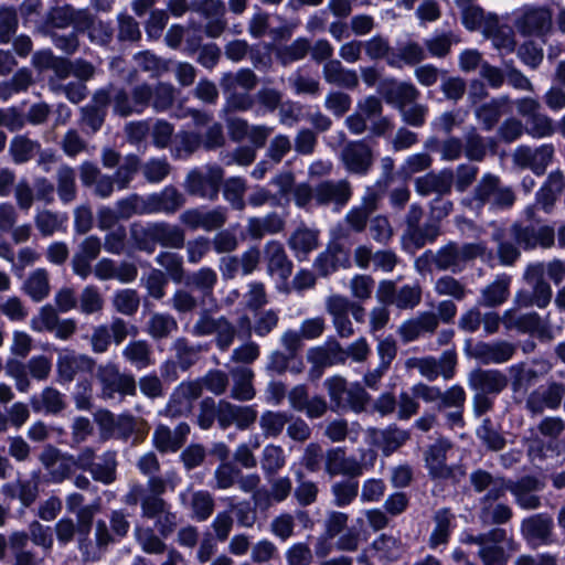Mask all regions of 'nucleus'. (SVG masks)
Here are the masks:
<instances>
[{
	"label": "nucleus",
	"mask_w": 565,
	"mask_h": 565,
	"mask_svg": "<svg viewBox=\"0 0 565 565\" xmlns=\"http://www.w3.org/2000/svg\"><path fill=\"white\" fill-rule=\"evenodd\" d=\"M180 481L181 478L175 470H169L164 476L149 477L146 487L140 483L131 484L124 497V502L128 505L140 503L141 511L153 515V513L162 511L167 503L162 495L168 490L174 491Z\"/></svg>",
	"instance_id": "1"
},
{
	"label": "nucleus",
	"mask_w": 565,
	"mask_h": 565,
	"mask_svg": "<svg viewBox=\"0 0 565 565\" xmlns=\"http://www.w3.org/2000/svg\"><path fill=\"white\" fill-rule=\"evenodd\" d=\"M149 94L147 83L136 85L131 90L110 84L97 89L93 95V102L102 106L111 105L115 115L129 117L141 115L147 109Z\"/></svg>",
	"instance_id": "2"
},
{
	"label": "nucleus",
	"mask_w": 565,
	"mask_h": 565,
	"mask_svg": "<svg viewBox=\"0 0 565 565\" xmlns=\"http://www.w3.org/2000/svg\"><path fill=\"white\" fill-rule=\"evenodd\" d=\"M515 202V194L510 186L492 173H484L472 190L470 204L477 209L489 205L492 209H509Z\"/></svg>",
	"instance_id": "3"
},
{
	"label": "nucleus",
	"mask_w": 565,
	"mask_h": 565,
	"mask_svg": "<svg viewBox=\"0 0 565 565\" xmlns=\"http://www.w3.org/2000/svg\"><path fill=\"white\" fill-rule=\"evenodd\" d=\"M487 247L483 243H467L458 245L454 242L443 246L433 256V264L439 270L460 273L466 264L484 255Z\"/></svg>",
	"instance_id": "4"
},
{
	"label": "nucleus",
	"mask_w": 565,
	"mask_h": 565,
	"mask_svg": "<svg viewBox=\"0 0 565 565\" xmlns=\"http://www.w3.org/2000/svg\"><path fill=\"white\" fill-rule=\"evenodd\" d=\"M424 216V209L418 203H413L405 214V230L402 235L403 246L408 248H422L428 242H434L439 233L440 227L437 222H427L420 225Z\"/></svg>",
	"instance_id": "5"
},
{
	"label": "nucleus",
	"mask_w": 565,
	"mask_h": 565,
	"mask_svg": "<svg viewBox=\"0 0 565 565\" xmlns=\"http://www.w3.org/2000/svg\"><path fill=\"white\" fill-rule=\"evenodd\" d=\"M507 541L504 529L494 527L487 533L478 535L465 534L461 539L463 544H476L479 546L478 556L483 565H505L509 555L499 544Z\"/></svg>",
	"instance_id": "6"
},
{
	"label": "nucleus",
	"mask_w": 565,
	"mask_h": 565,
	"mask_svg": "<svg viewBox=\"0 0 565 565\" xmlns=\"http://www.w3.org/2000/svg\"><path fill=\"white\" fill-rule=\"evenodd\" d=\"M223 178L224 170L216 164L206 166L204 171L193 169L186 174L184 189L190 195L215 201Z\"/></svg>",
	"instance_id": "7"
},
{
	"label": "nucleus",
	"mask_w": 565,
	"mask_h": 565,
	"mask_svg": "<svg viewBox=\"0 0 565 565\" xmlns=\"http://www.w3.org/2000/svg\"><path fill=\"white\" fill-rule=\"evenodd\" d=\"M339 138L344 142L339 156L344 169L351 174H367L374 163L372 147L365 140L347 141L343 131L339 132Z\"/></svg>",
	"instance_id": "8"
},
{
	"label": "nucleus",
	"mask_w": 565,
	"mask_h": 565,
	"mask_svg": "<svg viewBox=\"0 0 565 565\" xmlns=\"http://www.w3.org/2000/svg\"><path fill=\"white\" fill-rule=\"evenodd\" d=\"M96 377L102 386L105 398L113 399L116 394L120 397L135 396L137 385L134 375L120 372L115 363L99 365Z\"/></svg>",
	"instance_id": "9"
},
{
	"label": "nucleus",
	"mask_w": 565,
	"mask_h": 565,
	"mask_svg": "<svg viewBox=\"0 0 565 565\" xmlns=\"http://www.w3.org/2000/svg\"><path fill=\"white\" fill-rule=\"evenodd\" d=\"M377 300L386 306H395L401 310L414 309L420 303L422 288L419 285H405L399 289L393 280H382L376 290Z\"/></svg>",
	"instance_id": "10"
},
{
	"label": "nucleus",
	"mask_w": 565,
	"mask_h": 565,
	"mask_svg": "<svg viewBox=\"0 0 565 565\" xmlns=\"http://www.w3.org/2000/svg\"><path fill=\"white\" fill-rule=\"evenodd\" d=\"M510 235L515 244L524 250L535 249L536 247L547 249L555 244V231L548 225L535 227L532 224L525 225L515 222L510 227Z\"/></svg>",
	"instance_id": "11"
},
{
	"label": "nucleus",
	"mask_w": 565,
	"mask_h": 565,
	"mask_svg": "<svg viewBox=\"0 0 565 565\" xmlns=\"http://www.w3.org/2000/svg\"><path fill=\"white\" fill-rule=\"evenodd\" d=\"M227 210L223 206L214 209L191 207L184 210L180 216V223L190 231L203 230L213 232L222 228L227 222Z\"/></svg>",
	"instance_id": "12"
},
{
	"label": "nucleus",
	"mask_w": 565,
	"mask_h": 565,
	"mask_svg": "<svg viewBox=\"0 0 565 565\" xmlns=\"http://www.w3.org/2000/svg\"><path fill=\"white\" fill-rule=\"evenodd\" d=\"M39 461L47 471L49 481L62 483L74 473L73 455L61 451L53 445H46L39 455Z\"/></svg>",
	"instance_id": "13"
},
{
	"label": "nucleus",
	"mask_w": 565,
	"mask_h": 565,
	"mask_svg": "<svg viewBox=\"0 0 565 565\" xmlns=\"http://www.w3.org/2000/svg\"><path fill=\"white\" fill-rule=\"evenodd\" d=\"M565 395V384L548 382L545 386L533 390L525 401V407L532 415H541L545 409L556 411Z\"/></svg>",
	"instance_id": "14"
},
{
	"label": "nucleus",
	"mask_w": 565,
	"mask_h": 565,
	"mask_svg": "<svg viewBox=\"0 0 565 565\" xmlns=\"http://www.w3.org/2000/svg\"><path fill=\"white\" fill-rule=\"evenodd\" d=\"M202 395L200 381L181 382L170 395L164 414L170 417H179L192 411L193 402Z\"/></svg>",
	"instance_id": "15"
},
{
	"label": "nucleus",
	"mask_w": 565,
	"mask_h": 565,
	"mask_svg": "<svg viewBox=\"0 0 565 565\" xmlns=\"http://www.w3.org/2000/svg\"><path fill=\"white\" fill-rule=\"evenodd\" d=\"M257 419L254 406L236 405L221 399L217 404V423L222 429L234 425L237 429H248Z\"/></svg>",
	"instance_id": "16"
},
{
	"label": "nucleus",
	"mask_w": 565,
	"mask_h": 565,
	"mask_svg": "<svg viewBox=\"0 0 565 565\" xmlns=\"http://www.w3.org/2000/svg\"><path fill=\"white\" fill-rule=\"evenodd\" d=\"M324 472L330 478L345 476L358 478L364 472V465L355 457L347 456L342 447L330 448L324 454Z\"/></svg>",
	"instance_id": "17"
},
{
	"label": "nucleus",
	"mask_w": 565,
	"mask_h": 565,
	"mask_svg": "<svg viewBox=\"0 0 565 565\" xmlns=\"http://www.w3.org/2000/svg\"><path fill=\"white\" fill-rule=\"evenodd\" d=\"M95 360L86 354L73 350H62L56 361V373L60 383H71L78 373L92 372Z\"/></svg>",
	"instance_id": "18"
},
{
	"label": "nucleus",
	"mask_w": 565,
	"mask_h": 565,
	"mask_svg": "<svg viewBox=\"0 0 565 565\" xmlns=\"http://www.w3.org/2000/svg\"><path fill=\"white\" fill-rule=\"evenodd\" d=\"M554 156L553 145H543L532 149L527 146H520L513 152V162L522 169H531L535 174L545 172Z\"/></svg>",
	"instance_id": "19"
},
{
	"label": "nucleus",
	"mask_w": 565,
	"mask_h": 565,
	"mask_svg": "<svg viewBox=\"0 0 565 565\" xmlns=\"http://www.w3.org/2000/svg\"><path fill=\"white\" fill-rule=\"evenodd\" d=\"M545 483L533 476H524L516 481L509 480V491L514 495L518 505L525 510H535L541 505V498L536 494L542 491Z\"/></svg>",
	"instance_id": "20"
},
{
	"label": "nucleus",
	"mask_w": 565,
	"mask_h": 565,
	"mask_svg": "<svg viewBox=\"0 0 565 565\" xmlns=\"http://www.w3.org/2000/svg\"><path fill=\"white\" fill-rule=\"evenodd\" d=\"M470 483L478 493L486 492L479 503L495 502L509 491V480L500 476H492L490 472L478 469L470 475Z\"/></svg>",
	"instance_id": "21"
},
{
	"label": "nucleus",
	"mask_w": 565,
	"mask_h": 565,
	"mask_svg": "<svg viewBox=\"0 0 565 565\" xmlns=\"http://www.w3.org/2000/svg\"><path fill=\"white\" fill-rule=\"evenodd\" d=\"M454 186V171L451 169H443L438 172H428L418 177L414 181V188L418 195L444 196L451 193Z\"/></svg>",
	"instance_id": "22"
},
{
	"label": "nucleus",
	"mask_w": 565,
	"mask_h": 565,
	"mask_svg": "<svg viewBox=\"0 0 565 565\" xmlns=\"http://www.w3.org/2000/svg\"><path fill=\"white\" fill-rule=\"evenodd\" d=\"M516 352V345L504 341L477 342L470 350L471 358L482 364H503L512 359Z\"/></svg>",
	"instance_id": "23"
},
{
	"label": "nucleus",
	"mask_w": 565,
	"mask_h": 565,
	"mask_svg": "<svg viewBox=\"0 0 565 565\" xmlns=\"http://www.w3.org/2000/svg\"><path fill=\"white\" fill-rule=\"evenodd\" d=\"M266 271L270 277L286 281L292 273V262L279 241H268L263 249Z\"/></svg>",
	"instance_id": "24"
},
{
	"label": "nucleus",
	"mask_w": 565,
	"mask_h": 565,
	"mask_svg": "<svg viewBox=\"0 0 565 565\" xmlns=\"http://www.w3.org/2000/svg\"><path fill=\"white\" fill-rule=\"evenodd\" d=\"M438 328V317L435 312L423 311L405 320L397 330L405 343L413 342L425 334H433Z\"/></svg>",
	"instance_id": "25"
},
{
	"label": "nucleus",
	"mask_w": 565,
	"mask_h": 565,
	"mask_svg": "<svg viewBox=\"0 0 565 565\" xmlns=\"http://www.w3.org/2000/svg\"><path fill=\"white\" fill-rule=\"evenodd\" d=\"M468 383L471 390L498 395L508 386V376L497 369H476L468 375Z\"/></svg>",
	"instance_id": "26"
},
{
	"label": "nucleus",
	"mask_w": 565,
	"mask_h": 565,
	"mask_svg": "<svg viewBox=\"0 0 565 565\" xmlns=\"http://www.w3.org/2000/svg\"><path fill=\"white\" fill-rule=\"evenodd\" d=\"M352 196V186L348 180H327L316 185V203L318 205L333 204L343 207Z\"/></svg>",
	"instance_id": "27"
},
{
	"label": "nucleus",
	"mask_w": 565,
	"mask_h": 565,
	"mask_svg": "<svg viewBox=\"0 0 565 565\" xmlns=\"http://www.w3.org/2000/svg\"><path fill=\"white\" fill-rule=\"evenodd\" d=\"M512 100L509 95H501L491 98L475 108V117L484 131H491L500 121L501 117L511 109Z\"/></svg>",
	"instance_id": "28"
},
{
	"label": "nucleus",
	"mask_w": 565,
	"mask_h": 565,
	"mask_svg": "<svg viewBox=\"0 0 565 565\" xmlns=\"http://www.w3.org/2000/svg\"><path fill=\"white\" fill-rule=\"evenodd\" d=\"M190 426L180 423L173 430L166 425H158L152 435L154 448L161 452H177L185 443Z\"/></svg>",
	"instance_id": "29"
},
{
	"label": "nucleus",
	"mask_w": 565,
	"mask_h": 565,
	"mask_svg": "<svg viewBox=\"0 0 565 565\" xmlns=\"http://www.w3.org/2000/svg\"><path fill=\"white\" fill-rule=\"evenodd\" d=\"M450 448L451 444L447 439H438L426 450V467L434 479H450L454 476V469L446 463Z\"/></svg>",
	"instance_id": "30"
},
{
	"label": "nucleus",
	"mask_w": 565,
	"mask_h": 565,
	"mask_svg": "<svg viewBox=\"0 0 565 565\" xmlns=\"http://www.w3.org/2000/svg\"><path fill=\"white\" fill-rule=\"evenodd\" d=\"M146 198L149 214H173L185 204V196L173 185H168Z\"/></svg>",
	"instance_id": "31"
},
{
	"label": "nucleus",
	"mask_w": 565,
	"mask_h": 565,
	"mask_svg": "<svg viewBox=\"0 0 565 565\" xmlns=\"http://www.w3.org/2000/svg\"><path fill=\"white\" fill-rule=\"evenodd\" d=\"M552 26V14L545 8H525L516 20L518 30L526 35H542Z\"/></svg>",
	"instance_id": "32"
},
{
	"label": "nucleus",
	"mask_w": 565,
	"mask_h": 565,
	"mask_svg": "<svg viewBox=\"0 0 565 565\" xmlns=\"http://www.w3.org/2000/svg\"><path fill=\"white\" fill-rule=\"evenodd\" d=\"M77 32H85L93 44L107 46L113 41L114 30L109 21H103L87 9L83 13Z\"/></svg>",
	"instance_id": "33"
},
{
	"label": "nucleus",
	"mask_w": 565,
	"mask_h": 565,
	"mask_svg": "<svg viewBox=\"0 0 565 565\" xmlns=\"http://www.w3.org/2000/svg\"><path fill=\"white\" fill-rule=\"evenodd\" d=\"M371 436L384 456L392 455L411 438L408 430L402 429L395 424H392L384 429H372Z\"/></svg>",
	"instance_id": "34"
},
{
	"label": "nucleus",
	"mask_w": 565,
	"mask_h": 565,
	"mask_svg": "<svg viewBox=\"0 0 565 565\" xmlns=\"http://www.w3.org/2000/svg\"><path fill=\"white\" fill-rule=\"evenodd\" d=\"M285 227L286 218L277 212H270L263 217H249L246 231L252 239H262L266 235H276L284 232Z\"/></svg>",
	"instance_id": "35"
},
{
	"label": "nucleus",
	"mask_w": 565,
	"mask_h": 565,
	"mask_svg": "<svg viewBox=\"0 0 565 565\" xmlns=\"http://www.w3.org/2000/svg\"><path fill=\"white\" fill-rule=\"evenodd\" d=\"M322 76L326 83L348 89L359 86V76L354 70L347 68L339 60H330L323 64Z\"/></svg>",
	"instance_id": "36"
},
{
	"label": "nucleus",
	"mask_w": 565,
	"mask_h": 565,
	"mask_svg": "<svg viewBox=\"0 0 565 565\" xmlns=\"http://www.w3.org/2000/svg\"><path fill=\"white\" fill-rule=\"evenodd\" d=\"M232 377V387L230 396L238 402H249L256 396L254 387V372L246 366L234 367L230 371Z\"/></svg>",
	"instance_id": "37"
},
{
	"label": "nucleus",
	"mask_w": 565,
	"mask_h": 565,
	"mask_svg": "<svg viewBox=\"0 0 565 565\" xmlns=\"http://www.w3.org/2000/svg\"><path fill=\"white\" fill-rule=\"evenodd\" d=\"M553 527V521L545 514H535L522 521L521 532L533 544L548 541Z\"/></svg>",
	"instance_id": "38"
},
{
	"label": "nucleus",
	"mask_w": 565,
	"mask_h": 565,
	"mask_svg": "<svg viewBox=\"0 0 565 565\" xmlns=\"http://www.w3.org/2000/svg\"><path fill=\"white\" fill-rule=\"evenodd\" d=\"M149 427L145 419L129 414H121L118 416L115 437L125 441L132 438V444L137 445L145 439Z\"/></svg>",
	"instance_id": "39"
},
{
	"label": "nucleus",
	"mask_w": 565,
	"mask_h": 565,
	"mask_svg": "<svg viewBox=\"0 0 565 565\" xmlns=\"http://www.w3.org/2000/svg\"><path fill=\"white\" fill-rule=\"evenodd\" d=\"M287 243L297 257L307 256L319 246V231L301 224L290 234Z\"/></svg>",
	"instance_id": "40"
},
{
	"label": "nucleus",
	"mask_w": 565,
	"mask_h": 565,
	"mask_svg": "<svg viewBox=\"0 0 565 565\" xmlns=\"http://www.w3.org/2000/svg\"><path fill=\"white\" fill-rule=\"evenodd\" d=\"M31 406L34 412L46 414H60L66 408L65 396L55 387L46 386L39 395L31 397Z\"/></svg>",
	"instance_id": "41"
},
{
	"label": "nucleus",
	"mask_w": 565,
	"mask_h": 565,
	"mask_svg": "<svg viewBox=\"0 0 565 565\" xmlns=\"http://www.w3.org/2000/svg\"><path fill=\"white\" fill-rule=\"evenodd\" d=\"M388 87L384 90L385 100L394 105L398 111L416 102L420 95L419 90L411 83L396 82L391 79L387 82Z\"/></svg>",
	"instance_id": "42"
},
{
	"label": "nucleus",
	"mask_w": 565,
	"mask_h": 565,
	"mask_svg": "<svg viewBox=\"0 0 565 565\" xmlns=\"http://www.w3.org/2000/svg\"><path fill=\"white\" fill-rule=\"evenodd\" d=\"M511 277L498 276L491 284L481 290L479 305L488 308L497 307L505 302L510 296Z\"/></svg>",
	"instance_id": "43"
},
{
	"label": "nucleus",
	"mask_w": 565,
	"mask_h": 565,
	"mask_svg": "<svg viewBox=\"0 0 565 565\" xmlns=\"http://www.w3.org/2000/svg\"><path fill=\"white\" fill-rule=\"evenodd\" d=\"M22 291L35 302L47 298L51 292L49 271L45 268L31 271L22 285Z\"/></svg>",
	"instance_id": "44"
},
{
	"label": "nucleus",
	"mask_w": 565,
	"mask_h": 565,
	"mask_svg": "<svg viewBox=\"0 0 565 565\" xmlns=\"http://www.w3.org/2000/svg\"><path fill=\"white\" fill-rule=\"evenodd\" d=\"M482 33L489 38L499 50L512 52L515 47L512 29L507 25H500L498 18L493 14H489L488 24L484 26Z\"/></svg>",
	"instance_id": "45"
},
{
	"label": "nucleus",
	"mask_w": 565,
	"mask_h": 565,
	"mask_svg": "<svg viewBox=\"0 0 565 565\" xmlns=\"http://www.w3.org/2000/svg\"><path fill=\"white\" fill-rule=\"evenodd\" d=\"M154 225V246L157 244L166 248H182L185 244L184 230L178 225L167 222H153Z\"/></svg>",
	"instance_id": "46"
},
{
	"label": "nucleus",
	"mask_w": 565,
	"mask_h": 565,
	"mask_svg": "<svg viewBox=\"0 0 565 565\" xmlns=\"http://www.w3.org/2000/svg\"><path fill=\"white\" fill-rule=\"evenodd\" d=\"M86 9H75L71 4L54 7L47 14V23L55 29H66L74 25L77 31Z\"/></svg>",
	"instance_id": "47"
},
{
	"label": "nucleus",
	"mask_w": 565,
	"mask_h": 565,
	"mask_svg": "<svg viewBox=\"0 0 565 565\" xmlns=\"http://www.w3.org/2000/svg\"><path fill=\"white\" fill-rule=\"evenodd\" d=\"M175 87L170 83L159 82L153 86L149 84L147 108L152 107L156 113L169 110L175 102Z\"/></svg>",
	"instance_id": "48"
},
{
	"label": "nucleus",
	"mask_w": 565,
	"mask_h": 565,
	"mask_svg": "<svg viewBox=\"0 0 565 565\" xmlns=\"http://www.w3.org/2000/svg\"><path fill=\"white\" fill-rule=\"evenodd\" d=\"M41 150V143L24 135L13 137L9 145V154L15 164L31 161Z\"/></svg>",
	"instance_id": "49"
},
{
	"label": "nucleus",
	"mask_w": 565,
	"mask_h": 565,
	"mask_svg": "<svg viewBox=\"0 0 565 565\" xmlns=\"http://www.w3.org/2000/svg\"><path fill=\"white\" fill-rule=\"evenodd\" d=\"M67 216L51 210H41L34 216V224L43 237L53 236L55 233L65 232Z\"/></svg>",
	"instance_id": "50"
},
{
	"label": "nucleus",
	"mask_w": 565,
	"mask_h": 565,
	"mask_svg": "<svg viewBox=\"0 0 565 565\" xmlns=\"http://www.w3.org/2000/svg\"><path fill=\"white\" fill-rule=\"evenodd\" d=\"M117 454L116 451H105L98 462H94L89 473L94 481L103 484H111L117 479Z\"/></svg>",
	"instance_id": "51"
},
{
	"label": "nucleus",
	"mask_w": 565,
	"mask_h": 565,
	"mask_svg": "<svg viewBox=\"0 0 565 565\" xmlns=\"http://www.w3.org/2000/svg\"><path fill=\"white\" fill-rule=\"evenodd\" d=\"M122 356L138 370L154 363L151 345L146 340L130 341L122 350Z\"/></svg>",
	"instance_id": "52"
},
{
	"label": "nucleus",
	"mask_w": 565,
	"mask_h": 565,
	"mask_svg": "<svg viewBox=\"0 0 565 565\" xmlns=\"http://www.w3.org/2000/svg\"><path fill=\"white\" fill-rule=\"evenodd\" d=\"M456 4L460 9L462 23L468 30L484 31L489 14H486L482 8L477 4V0H456Z\"/></svg>",
	"instance_id": "53"
},
{
	"label": "nucleus",
	"mask_w": 565,
	"mask_h": 565,
	"mask_svg": "<svg viewBox=\"0 0 565 565\" xmlns=\"http://www.w3.org/2000/svg\"><path fill=\"white\" fill-rule=\"evenodd\" d=\"M452 520L454 515L449 509H441L435 513V527L428 540L430 548L436 550L438 546L446 545L448 543Z\"/></svg>",
	"instance_id": "54"
},
{
	"label": "nucleus",
	"mask_w": 565,
	"mask_h": 565,
	"mask_svg": "<svg viewBox=\"0 0 565 565\" xmlns=\"http://www.w3.org/2000/svg\"><path fill=\"white\" fill-rule=\"evenodd\" d=\"M75 170L67 166L62 164L56 171V190L60 200L67 204L76 199L77 186L75 181Z\"/></svg>",
	"instance_id": "55"
},
{
	"label": "nucleus",
	"mask_w": 565,
	"mask_h": 565,
	"mask_svg": "<svg viewBox=\"0 0 565 565\" xmlns=\"http://www.w3.org/2000/svg\"><path fill=\"white\" fill-rule=\"evenodd\" d=\"M332 504L337 508H345L354 502L359 494V482L353 478L335 481L330 487Z\"/></svg>",
	"instance_id": "56"
},
{
	"label": "nucleus",
	"mask_w": 565,
	"mask_h": 565,
	"mask_svg": "<svg viewBox=\"0 0 565 565\" xmlns=\"http://www.w3.org/2000/svg\"><path fill=\"white\" fill-rule=\"evenodd\" d=\"M257 83L256 74L249 68H241L235 73H224L220 79L221 88L226 90L242 88L250 92L257 86Z\"/></svg>",
	"instance_id": "57"
},
{
	"label": "nucleus",
	"mask_w": 565,
	"mask_h": 565,
	"mask_svg": "<svg viewBox=\"0 0 565 565\" xmlns=\"http://www.w3.org/2000/svg\"><path fill=\"white\" fill-rule=\"evenodd\" d=\"M130 239L134 246L146 253H153L154 246V225L153 223L142 224L134 222L129 226Z\"/></svg>",
	"instance_id": "58"
},
{
	"label": "nucleus",
	"mask_w": 565,
	"mask_h": 565,
	"mask_svg": "<svg viewBox=\"0 0 565 565\" xmlns=\"http://www.w3.org/2000/svg\"><path fill=\"white\" fill-rule=\"evenodd\" d=\"M33 84V76L29 68H20L9 81L0 83V99L8 100L12 95L26 92Z\"/></svg>",
	"instance_id": "59"
},
{
	"label": "nucleus",
	"mask_w": 565,
	"mask_h": 565,
	"mask_svg": "<svg viewBox=\"0 0 565 565\" xmlns=\"http://www.w3.org/2000/svg\"><path fill=\"white\" fill-rule=\"evenodd\" d=\"M178 329L177 320L169 313H153L146 324L147 333L153 340H162L168 338Z\"/></svg>",
	"instance_id": "60"
},
{
	"label": "nucleus",
	"mask_w": 565,
	"mask_h": 565,
	"mask_svg": "<svg viewBox=\"0 0 565 565\" xmlns=\"http://www.w3.org/2000/svg\"><path fill=\"white\" fill-rule=\"evenodd\" d=\"M512 509L503 503H480L479 520L484 525L504 524L511 520Z\"/></svg>",
	"instance_id": "61"
},
{
	"label": "nucleus",
	"mask_w": 565,
	"mask_h": 565,
	"mask_svg": "<svg viewBox=\"0 0 565 565\" xmlns=\"http://www.w3.org/2000/svg\"><path fill=\"white\" fill-rule=\"evenodd\" d=\"M189 505L192 519L203 522L213 514L215 502L209 491L198 490L191 493Z\"/></svg>",
	"instance_id": "62"
},
{
	"label": "nucleus",
	"mask_w": 565,
	"mask_h": 565,
	"mask_svg": "<svg viewBox=\"0 0 565 565\" xmlns=\"http://www.w3.org/2000/svg\"><path fill=\"white\" fill-rule=\"evenodd\" d=\"M465 157L470 161L481 162L487 156L486 139L476 127H470L462 139Z\"/></svg>",
	"instance_id": "63"
},
{
	"label": "nucleus",
	"mask_w": 565,
	"mask_h": 565,
	"mask_svg": "<svg viewBox=\"0 0 565 565\" xmlns=\"http://www.w3.org/2000/svg\"><path fill=\"white\" fill-rule=\"evenodd\" d=\"M78 309L85 316L98 315L104 310L105 300L98 287L85 286L78 298Z\"/></svg>",
	"instance_id": "64"
}]
</instances>
